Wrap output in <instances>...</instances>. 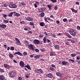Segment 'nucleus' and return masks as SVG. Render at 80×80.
Masks as SVG:
<instances>
[{
  "mask_svg": "<svg viewBox=\"0 0 80 80\" xmlns=\"http://www.w3.org/2000/svg\"><path fill=\"white\" fill-rule=\"evenodd\" d=\"M35 72L36 73H37L38 74H39V69H36L35 70Z\"/></svg>",
  "mask_w": 80,
  "mask_h": 80,
  "instance_id": "49530a36",
  "label": "nucleus"
},
{
  "mask_svg": "<svg viewBox=\"0 0 80 80\" xmlns=\"http://www.w3.org/2000/svg\"><path fill=\"white\" fill-rule=\"evenodd\" d=\"M54 47L57 49H58V50H59L60 46H59V45H54Z\"/></svg>",
  "mask_w": 80,
  "mask_h": 80,
  "instance_id": "412c9836",
  "label": "nucleus"
},
{
  "mask_svg": "<svg viewBox=\"0 0 80 80\" xmlns=\"http://www.w3.org/2000/svg\"><path fill=\"white\" fill-rule=\"evenodd\" d=\"M65 44L66 45H69V42H66L65 43Z\"/></svg>",
  "mask_w": 80,
  "mask_h": 80,
  "instance_id": "774afa93",
  "label": "nucleus"
},
{
  "mask_svg": "<svg viewBox=\"0 0 80 80\" xmlns=\"http://www.w3.org/2000/svg\"><path fill=\"white\" fill-rule=\"evenodd\" d=\"M30 57L31 58H33V57H34V54H32L30 55Z\"/></svg>",
  "mask_w": 80,
  "mask_h": 80,
  "instance_id": "052dcab7",
  "label": "nucleus"
},
{
  "mask_svg": "<svg viewBox=\"0 0 80 80\" xmlns=\"http://www.w3.org/2000/svg\"><path fill=\"white\" fill-rule=\"evenodd\" d=\"M70 30H69L68 32L70 34L74 37L76 36V32H75V30L72 29V28H70Z\"/></svg>",
  "mask_w": 80,
  "mask_h": 80,
  "instance_id": "f257e3e1",
  "label": "nucleus"
},
{
  "mask_svg": "<svg viewBox=\"0 0 80 80\" xmlns=\"http://www.w3.org/2000/svg\"><path fill=\"white\" fill-rule=\"evenodd\" d=\"M40 9L41 10V11L40 12L39 11V12H44V11H45L46 10H47V8L43 7L41 8Z\"/></svg>",
  "mask_w": 80,
  "mask_h": 80,
  "instance_id": "f8f14e48",
  "label": "nucleus"
},
{
  "mask_svg": "<svg viewBox=\"0 0 80 80\" xmlns=\"http://www.w3.org/2000/svg\"><path fill=\"white\" fill-rule=\"evenodd\" d=\"M14 13V12H11L10 13V14H9L8 16L9 17H12V16L13 15V14Z\"/></svg>",
  "mask_w": 80,
  "mask_h": 80,
  "instance_id": "b1692460",
  "label": "nucleus"
},
{
  "mask_svg": "<svg viewBox=\"0 0 80 80\" xmlns=\"http://www.w3.org/2000/svg\"><path fill=\"white\" fill-rule=\"evenodd\" d=\"M63 21L64 22H66L67 21V18H64L63 19Z\"/></svg>",
  "mask_w": 80,
  "mask_h": 80,
  "instance_id": "09e8293b",
  "label": "nucleus"
},
{
  "mask_svg": "<svg viewBox=\"0 0 80 80\" xmlns=\"http://www.w3.org/2000/svg\"><path fill=\"white\" fill-rule=\"evenodd\" d=\"M52 37H56L55 34H52Z\"/></svg>",
  "mask_w": 80,
  "mask_h": 80,
  "instance_id": "338daca9",
  "label": "nucleus"
},
{
  "mask_svg": "<svg viewBox=\"0 0 80 80\" xmlns=\"http://www.w3.org/2000/svg\"><path fill=\"white\" fill-rule=\"evenodd\" d=\"M2 17H4L5 19H7V15L5 14H2Z\"/></svg>",
  "mask_w": 80,
  "mask_h": 80,
  "instance_id": "c85d7f7f",
  "label": "nucleus"
},
{
  "mask_svg": "<svg viewBox=\"0 0 80 80\" xmlns=\"http://www.w3.org/2000/svg\"><path fill=\"white\" fill-rule=\"evenodd\" d=\"M32 47H33V46L32 44H31L28 45V48H29L30 49H31Z\"/></svg>",
  "mask_w": 80,
  "mask_h": 80,
  "instance_id": "4be33fe9",
  "label": "nucleus"
},
{
  "mask_svg": "<svg viewBox=\"0 0 80 80\" xmlns=\"http://www.w3.org/2000/svg\"><path fill=\"white\" fill-rule=\"evenodd\" d=\"M27 68H28L29 70H32V69L30 67V66L28 64V67Z\"/></svg>",
  "mask_w": 80,
  "mask_h": 80,
  "instance_id": "37998d69",
  "label": "nucleus"
},
{
  "mask_svg": "<svg viewBox=\"0 0 80 80\" xmlns=\"http://www.w3.org/2000/svg\"><path fill=\"white\" fill-rule=\"evenodd\" d=\"M5 77L3 75H0V80H4Z\"/></svg>",
  "mask_w": 80,
  "mask_h": 80,
  "instance_id": "f3484780",
  "label": "nucleus"
},
{
  "mask_svg": "<svg viewBox=\"0 0 80 80\" xmlns=\"http://www.w3.org/2000/svg\"><path fill=\"white\" fill-rule=\"evenodd\" d=\"M4 66L5 68H7V69H9L10 68V66L7 64H4Z\"/></svg>",
  "mask_w": 80,
  "mask_h": 80,
  "instance_id": "9d476101",
  "label": "nucleus"
},
{
  "mask_svg": "<svg viewBox=\"0 0 80 80\" xmlns=\"http://www.w3.org/2000/svg\"><path fill=\"white\" fill-rule=\"evenodd\" d=\"M22 54L24 56H26V55H27V52H24Z\"/></svg>",
  "mask_w": 80,
  "mask_h": 80,
  "instance_id": "58836bf2",
  "label": "nucleus"
},
{
  "mask_svg": "<svg viewBox=\"0 0 80 80\" xmlns=\"http://www.w3.org/2000/svg\"><path fill=\"white\" fill-rule=\"evenodd\" d=\"M69 62H70V63H74L75 62V60L73 59H70L69 60Z\"/></svg>",
  "mask_w": 80,
  "mask_h": 80,
  "instance_id": "393cba45",
  "label": "nucleus"
},
{
  "mask_svg": "<svg viewBox=\"0 0 80 80\" xmlns=\"http://www.w3.org/2000/svg\"><path fill=\"white\" fill-rule=\"evenodd\" d=\"M24 43L26 45V46H28V43H28V41H27V40H25V42H24Z\"/></svg>",
  "mask_w": 80,
  "mask_h": 80,
  "instance_id": "bb28decb",
  "label": "nucleus"
},
{
  "mask_svg": "<svg viewBox=\"0 0 80 80\" xmlns=\"http://www.w3.org/2000/svg\"><path fill=\"white\" fill-rule=\"evenodd\" d=\"M21 3L22 5H26V4H25L23 1H22L21 2Z\"/></svg>",
  "mask_w": 80,
  "mask_h": 80,
  "instance_id": "c03bdc74",
  "label": "nucleus"
},
{
  "mask_svg": "<svg viewBox=\"0 0 80 80\" xmlns=\"http://www.w3.org/2000/svg\"><path fill=\"white\" fill-rule=\"evenodd\" d=\"M19 23H21V24H22L23 25L25 23V22L23 20H22L20 21Z\"/></svg>",
  "mask_w": 80,
  "mask_h": 80,
  "instance_id": "a878e982",
  "label": "nucleus"
},
{
  "mask_svg": "<svg viewBox=\"0 0 80 80\" xmlns=\"http://www.w3.org/2000/svg\"><path fill=\"white\" fill-rule=\"evenodd\" d=\"M49 70H50L53 72V71H54V70H55V69L53 68H52V67H50L49 68Z\"/></svg>",
  "mask_w": 80,
  "mask_h": 80,
  "instance_id": "c756f323",
  "label": "nucleus"
},
{
  "mask_svg": "<svg viewBox=\"0 0 80 80\" xmlns=\"http://www.w3.org/2000/svg\"><path fill=\"white\" fill-rule=\"evenodd\" d=\"M51 66L52 68H55L56 66L54 65V64H52Z\"/></svg>",
  "mask_w": 80,
  "mask_h": 80,
  "instance_id": "13d9d810",
  "label": "nucleus"
},
{
  "mask_svg": "<svg viewBox=\"0 0 80 80\" xmlns=\"http://www.w3.org/2000/svg\"><path fill=\"white\" fill-rule=\"evenodd\" d=\"M25 77L26 78H28L29 77V76H28V73H25Z\"/></svg>",
  "mask_w": 80,
  "mask_h": 80,
  "instance_id": "c9c22d12",
  "label": "nucleus"
},
{
  "mask_svg": "<svg viewBox=\"0 0 80 80\" xmlns=\"http://www.w3.org/2000/svg\"><path fill=\"white\" fill-rule=\"evenodd\" d=\"M40 25L41 27H44L45 25V24L44 22H40Z\"/></svg>",
  "mask_w": 80,
  "mask_h": 80,
  "instance_id": "dca6fc26",
  "label": "nucleus"
},
{
  "mask_svg": "<svg viewBox=\"0 0 80 80\" xmlns=\"http://www.w3.org/2000/svg\"><path fill=\"white\" fill-rule=\"evenodd\" d=\"M16 54L20 55V56H22L23 57V54L20 52L18 51L15 52V53H13V54L14 55H16Z\"/></svg>",
  "mask_w": 80,
  "mask_h": 80,
  "instance_id": "423d86ee",
  "label": "nucleus"
},
{
  "mask_svg": "<svg viewBox=\"0 0 80 80\" xmlns=\"http://www.w3.org/2000/svg\"><path fill=\"white\" fill-rule=\"evenodd\" d=\"M40 50H41V52H45V50L43 48L42 49H41Z\"/></svg>",
  "mask_w": 80,
  "mask_h": 80,
  "instance_id": "a18cd8bd",
  "label": "nucleus"
},
{
  "mask_svg": "<svg viewBox=\"0 0 80 80\" xmlns=\"http://www.w3.org/2000/svg\"><path fill=\"white\" fill-rule=\"evenodd\" d=\"M56 75L57 76H58V77H60V78H62L63 77H62V75L61 73L58 72H57L56 73Z\"/></svg>",
  "mask_w": 80,
  "mask_h": 80,
  "instance_id": "9b49d317",
  "label": "nucleus"
},
{
  "mask_svg": "<svg viewBox=\"0 0 80 80\" xmlns=\"http://www.w3.org/2000/svg\"><path fill=\"white\" fill-rule=\"evenodd\" d=\"M19 65L22 68H23V67H24V66H25V63L21 61L19 62Z\"/></svg>",
  "mask_w": 80,
  "mask_h": 80,
  "instance_id": "1a4fd4ad",
  "label": "nucleus"
},
{
  "mask_svg": "<svg viewBox=\"0 0 80 80\" xmlns=\"http://www.w3.org/2000/svg\"><path fill=\"white\" fill-rule=\"evenodd\" d=\"M43 40V42L44 43H46L47 42V43H50V42H51V40L46 38V37H44Z\"/></svg>",
  "mask_w": 80,
  "mask_h": 80,
  "instance_id": "7ed1b4c3",
  "label": "nucleus"
},
{
  "mask_svg": "<svg viewBox=\"0 0 80 80\" xmlns=\"http://www.w3.org/2000/svg\"><path fill=\"white\" fill-rule=\"evenodd\" d=\"M9 57H10V58H12L13 57V55L12 54H10L9 55Z\"/></svg>",
  "mask_w": 80,
  "mask_h": 80,
  "instance_id": "f704fd0d",
  "label": "nucleus"
},
{
  "mask_svg": "<svg viewBox=\"0 0 80 80\" xmlns=\"http://www.w3.org/2000/svg\"><path fill=\"white\" fill-rule=\"evenodd\" d=\"M50 1L52 3H56V2H57V0H51Z\"/></svg>",
  "mask_w": 80,
  "mask_h": 80,
  "instance_id": "79ce46f5",
  "label": "nucleus"
},
{
  "mask_svg": "<svg viewBox=\"0 0 80 80\" xmlns=\"http://www.w3.org/2000/svg\"><path fill=\"white\" fill-rule=\"evenodd\" d=\"M61 64L62 66H67L68 65V63L66 61H62L61 62Z\"/></svg>",
  "mask_w": 80,
  "mask_h": 80,
  "instance_id": "20e7f679",
  "label": "nucleus"
},
{
  "mask_svg": "<svg viewBox=\"0 0 80 80\" xmlns=\"http://www.w3.org/2000/svg\"><path fill=\"white\" fill-rule=\"evenodd\" d=\"M8 75H9V77H11V78H13V77H15L16 72H13V71H11L9 72L8 73Z\"/></svg>",
  "mask_w": 80,
  "mask_h": 80,
  "instance_id": "f03ea898",
  "label": "nucleus"
},
{
  "mask_svg": "<svg viewBox=\"0 0 80 80\" xmlns=\"http://www.w3.org/2000/svg\"><path fill=\"white\" fill-rule=\"evenodd\" d=\"M52 42H50V44H49V46H50V47H52Z\"/></svg>",
  "mask_w": 80,
  "mask_h": 80,
  "instance_id": "bf43d9fd",
  "label": "nucleus"
},
{
  "mask_svg": "<svg viewBox=\"0 0 80 80\" xmlns=\"http://www.w3.org/2000/svg\"><path fill=\"white\" fill-rule=\"evenodd\" d=\"M7 6H8V5H7V4L6 3H5L3 4V7H7Z\"/></svg>",
  "mask_w": 80,
  "mask_h": 80,
  "instance_id": "3c124183",
  "label": "nucleus"
},
{
  "mask_svg": "<svg viewBox=\"0 0 80 80\" xmlns=\"http://www.w3.org/2000/svg\"><path fill=\"white\" fill-rule=\"evenodd\" d=\"M66 36H67V37H68L69 38H72V36L68 34H67Z\"/></svg>",
  "mask_w": 80,
  "mask_h": 80,
  "instance_id": "473e14b6",
  "label": "nucleus"
},
{
  "mask_svg": "<svg viewBox=\"0 0 80 80\" xmlns=\"http://www.w3.org/2000/svg\"><path fill=\"white\" fill-rule=\"evenodd\" d=\"M3 22L5 23H9V21L8 20L3 19Z\"/></svg>",
  "mask_w": 80,
  "mask_h": 80,
  "instance_id": "5701e85b",
  "label": "nucleus"
},
{
  "mask_svg": "<svg viewBox=\"0 0 80 80\" xmlns=\"http://www.w3.org/2000/svg\"><path fill=\"white\" fill-rule=\"evenodd\" d=\"M40 57H41V56H40V55H36V56H35L34 57V58H40Z\"/></svg>",
  "mask_w": 80,
  "mask_h": 80,
  "instance_id": "aec40b11",
  "label": "nucleus"
},
{
  "mask_svg": "<svg viewBox=\"0 0 80 80\" xmlns=\"http://www.w3.org/2000/svg\"><path fill=\"white\" fill-rule=\"evenodd\" d=\"M50 56H55V52H51L50 53Z\"/></svg>",
  "mask_w": 80,
  "mask_h": 80,
  "instance_id": "a211bd4d",
  "label": "nucleus"
},
{
  "mask_svg": "<svg viewBox=\"0 0 80 80\" xmlns=\"http://www.w3.org/2000/svg\"><path fill=\"white\" fill-rule=\"evenodd\" d=\"M28 33H30V34H32V32L31 31H29L28 32Z\"/></svg>",
  "mask_w": 80,
  "mask_h": 80,
  "instance_id": "4d7b16f0",
  "label": "nucleus"
},
{
  "mask_svg": "<svg viewBox=\"0 0 80 80\" xmlns=\"http://www.w3.org/2000/svg\"><path fill=\"white\" fill-rule=\"evenodd\" d=\"M42 12L41 14V17H43L45 16V13L43 12Z\"/></svg>",
  "mask_w": 80,
  "mask_h": 80,
  "instance_id": "7c9ffc66",
  "label": "nucleus"
},
{
  "mask_svg": "<svg viewBox=\"0 0 80 80\" xmlns=\"http://www.w3.org/2000/svg\"><path fill=\"white\" fill-rule=\"evenodd\" d=\"M56 23H57V24H60V21H59V20L56 21Z\"/></svg>",
  "mask_w": 80,
  "mask_h": 80,
  "instance_id": "6e6d98bb",
  "label": "nucleus"
},
{
  "mask_svg": "<svg viewBox=\"0 0 80 80\" xmlns=\"http://www.w3.org/2000/svg\"><path fill=\"white\" fill-rule=\"evenodd\" d=\"M68 21L69 23H70V22H73V20H72V19H68Z\"/></svg>",
  "mask_w": 80,
  "mask_h": 80,
  "instance_id": "0e129e2a",
  "label": "nucleus"
},
{
  "mask_svg": "<svg viewBox=\"0 0 80 80\" xmlns=\"http://www.w3.org/2000/svg\"><path fill=\"white\" fill-rule=\"evenodd\" d=\"M9 7L11 8H15L17 7V5L15 4L9 5Z\"/></svg>",
  "mask_w": 80,
  "mask_h": 80,
  "instance_id": "39448f33",
  "label": "nucleus"
},
{
  "mask_svg": "<svg viewBox=\"0 0 80 80\" xmlns=\"http://www.w3.org/2000/svg\"><path fill=\"white\" fill-rule=\"evenodd\" d=\"M58 8V6H56L54 7V10H57Z\"/></svg>",
  "mask_w": 80,
  "mask_h": 80,
  "instance_id": "de8ad7c7",
  "label": "nucleus"
},
{
  "mask_svg": "<svg viewBox=\"0 0 80 80\" xmlns=\"http://www.w3.org/2000/svg\"><path fill=\"white\" fill-rule=\"evenodd\" d=\"M48 6V8L49 9V10H51L52 9V6L51 5H47Z\"/></svg>",
  "mask_w": 80,
  "mask_h": 80,
  "instance_id": "2f4dec72",
  "label": "nucleus"
},
{
  "mask_svg": "<svg viewBox=\"0 0 80 80\" xmlns=\"http://www.w3.org/2000/svg\"><path fill=\"white\" fill-rule=\"evenodd\" d=\"M44 18V20L45 21V22H48V23H51V22H49L48 21V20H47V18Z\"/></svg>",
  "mask_w": 80,
  "mask_h": 80,
  "instance_id": "4c0bfd02",
  "label": "nucleus"
},
{
  "mask_svg": "<svg viewBox=\"0 0 80 80\" xmlns=\"http://www.w3.org/2000/svg\"><path fill=\"white\" fill-rule=\"evenodd\" d=\"M40 41L37 39H35L33 41V43H35L36 45L40 44Z\"/></svg>",
  "mask_w": 80,
  "mask_h": 80,
  "instance_id": "0eeeda50",
  "label": "nucleus"
},
{
  "mask_svg": "<svg viewBox=\"0 0 80 80\" xmlns=\"http://www.w3.org/2000/svg\"><path fill=\"white\" fill-rule=\"evenodd\" d=\"M42 73H43L42 70L41 69H39V74H42Z\"/></svg>",
  "mask_w": 80,
  "mask_h": 80,
  "instance_id": "cd10ccee",
  "label": "nucleus"
},
{
  "mask_svg": "<svg viewBox=\"0 0 80 80\" xmlns=\"http://www.w3.org/2000/svg\"><path fill=\"white\" fill-rule=\"evenodd\" d=\"M36 52H39V50L38 49L36 48L34 50Z\"/></svg>",
  "mask_w": 80,
  "mask_h": 80,
  "instance_id": "8fccbe9b",
  "label": "nucleus"
},
{
  "mask_svg": "<svg viewBox=\"0 0 80 80\" xmlns=\"http://www.w3.org/2000/svg\"><path fill=\"white\" fill-rule=\"evenodd\" d=\"M14 49H15V48L13 47H11L10 49L11 50H12V51H13V50H14Z\"/></svg>",
  "mask_w": 80,
  "mask_h": 80,
  "instance_id": "a19ab883",
  "label": "nucleus"
},
{
  "mask_svg": "<svg viewBox=\"0 0 80 80\" xmlns=\"http://www.w3.org/2000/svg\"><path fill=\"white\" fill-rule=\"evenodd\" d=\"M30 50H31L32 51H35V48H33V47H32Z\"/></svg>",
  "mask_w": 80,
  "mask_h": 80,
  "instance_id": "5fc2aeb1",
  "label": "nucleus"
},
{
  "mask_svg": "<svg viewBox=\"0 0 80 80\" xmlns=\"http://www.w3.org/2000/svg\"><path fill=\"white\" fill-rule=\"evenodd\" d=\"M77 54H75V53H73L71 54V55L72 56V57H75V56H76Z\"/></svg>",
  "mask_w": 80,
  "mask_h": 80,
  "instance_id": "72a5a7b5",
  "label": "nucleus"
},
{
  "mask_svg": "<svg viewBox=\"0 0 80 80\" xmlns=\"http://www.w3.org/2000/svg\"><path fill=\"white\" fill-rule=\"evenodd\" d=\"M35 2H36V4H37V5H39L40 4V2H39L35 1Z\"/></svg>",
  "mask_w": 80,
  "mask_h": 80,
  "instance_id": "e2e57ef3",
  "label": "nucleus"
},
{
  "mask_svg": "<svg viewBox=\"0 0 80 80\" xmlns=\"http://www.w3.org/2000/svg\"><path fill=\"white\" fill-rule=\"evenodd\" d=\"M0 27L4 29V28H5L7 27V25L4 24L1 25V24H0Z\"/></svg>",
  "mask_w": 80,
  "mask_h": 80,
  "instance_id": "4468645a",
  "label": "nucleus"
},
{
  "mask_svg": "<svg viewBox=\"0 0 80 80\" xmlns=\"http://www.w3.org/2000/svg\"><path fill=\"white\" fill-rule=\"evenodd\" d=\"M4 72V70L2 69H0V72L1 73H3Z\"/></svg>",
  "mask_w": 80,
  "mask_h": 80,
  "instance_id": "ea45409f",
  "label": "nucleus"
},
{
  "mask_svg": "<svg viewBox=\"0 0 80 80\" xmlns=\"http://www.w3.org/2000/svg\"><path fill=\"white\" fill-rule=\"evenodd\" d=\"M14 15L16 16V17H20V14L19 13L16 12H14Z\"/></svg>",
  "mask_w": 80,
  "mask_h": 80,
  "instance_id": "2eb2a0df",
  "label": "nucleus"
},
{
  "mask_svg": "<svg viewBox=\"0 0 80 80\" xmlns=\"http://www.w3.org/2000/svg\"><path fill=\"white\" fill-rule=\"evenodd\" d=\"M30 30V28L29 27H28L27 28V31H28V30Z\"/></svg>",
  "mask_w": 80,
  "mask_h": 80,
  "instance_id": "69168bd1",
  "label": "nucleus"
},
{
  "mask_svg": "<svg viewBox=\"0 0 80 80\" xmlns=\"http://www.w3.org/2000/svg\"><path fill=\"white\" fill-rule=\"evenodd\" d=\"M71 10H72V12H74V13H77L78 12V11L77 10H76L75 9H74L73 8H71Z\"/></svg>",
  "mask_w": 80,
  "mask_h": 80,
  "instance_id": "6ab92c4d",
  "label": "nucleus"
},
{
  "mask_svg": "<svg viewBox=\"0 0 80 80\" xmlns=\"http://www.w3.org/2000/svg\"><path fill=\"white\" fill-rule=\"evenodd\" d=\"M26 20H27V21H33L34 19L33 18L31 17H28L26 18Z\"/></svg>",
  "mask_w": 80,
  "mask_h": 80,
  "instance_id": "ddd939ff",
  "label": "nucleus"
},
{
  "mask_svg": "<svg viewBox=\"0 0 80 80\" xmlns=\"http://www.w3.org/2000/svg\"><path fill=\"white\" fill-rule=\"evenodd\" d=\"M46 77L48 78H53V75L51 73L47 74H46Z\"/></svg>",
  "mask_w": 80,
  "mask_h": 80,
  "instance_id": "6e6552de",
  "label": "nucleus"
},
{
  "mask_svg": "<svg viewBox=\"0 0 80 80\" xmlns=\"http://www.w3.org/2000/svg\"><path fill=\"white\" fill-rule=\"evenodd\" d=\"M29 24L30 25H32V26H33V25H34V24H33V23L31 22H30Z\"/></svg>",
  "mask_w": 80,
  "mask_h": 80,
  "instance_id": "603ef678",
  "label": "nucleus"
},
{
  "mask_svg": "<svg viewBox=\"0 0 80 80\" xmlns=\"http://www.w3.org/2000/svg\"><path fill=\"white\" fill-rule=\"evenodd\" d=\"M34 7H35V8H37V4L36 3L34 4Z\"/></svg>",
  "mask_w": 80,
  "mask_h": 80,
  "instance_id": "680f3d73",
  "label": "nucleus"
},
{
  "mask_svg": "<svg viewBox=\"0 0 80 80\" xmlns=\"http://www.w3.org/2000/svg\"><path fill=\"white\" fill-rule=\"evenodd\" d=\"M77 30H80V27L79 26H77Z\"/></svg>",
  "mask_w": 80,
  "mask_h": 80,
  "instance_id": "864d4df0",
  "label": "nucleus"
},
{
  "mask_svg": "<svg viewBox=\"0 0 80 80\" xmlns=\"http://www.w3.org/2000/svg\"><path fill=\"white\" fill-rule=\"evenodd\" d=\"M15 40L16 41V42H17L18 43H20V40H19V39L18 38H15Z\"/></svg>",
  "mask_w": 80,
  "mask_h": 80,
  "instance_id": "e433bc0d",
  "label": "nucleus"
}]
</instances>
